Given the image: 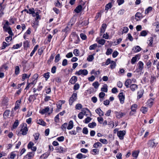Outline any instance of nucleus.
<instances>
[{
    "label": "nucleus",
    "mask_w": 159,
    "mask_h": 159,
    "mask_svg": "<svg viewBox=\"0 0 159 159\" xmlns=\"http://www.w3.org/2000/svg\"><path fill=\"white\" fill-rule=\"evenodd\" d=\"M20 127H21V128L19 130L16 131V133L18 135L22 134L23 135H26L28 131V129L27 127V124L25 123H23L22 124L20 125Z\"/></svg>",
    "instance_id": "obj_1"
},
{
    "label": "nucleus",
    "mask_w": 159,
    "mask_h": 159,
    "mask_svg": "<svg viewBox=\"0 0 159 159\" xmlns=\"http://www.w3.org/2000/svg\"><path fill=\"white\" fill-rule=\"evenodd\" d=\"M158 143L155 141V139L150 140L148 143V146L152 148H155L158 144Z\"/></svg>",
    "instance_id": "obj_2"
},
{
    "label": "nucleus",
    "mask_w": 159,
    "mask_h": 159,
    "mask_svg": "<svg viewBox=\"0 0 159 159\" xmlns=\"http://www.w3.org/2000/svg\"><path fill=\"white\" fill-rule=\"evenodd\" d=\"M4 31L7 32L10 35L13 36V34L12 31L11 29L10 26L4 25L3 27Z\"/></svg>",
    "instance_id": "obj_3"
},
{
    "label": "nucleus",
    "mask_w": 159,
    "mask_h": 159,
    "mask_svg": "<svg viewBox=\"0 0 159 159\" xmlns=\"http://www.w3.org/2000/svg\"><path fill=\"white\" fill-rule=\"evenodd\" d=\"M77 94L76 93H73L71 97L69 99V103L70 105H72L73 102L77 99Z\"/></svg>",
    "instance_id": "obj_4"
},
{
    "label": "nucleus",
    "mask_w": 159,
    "mask_h": 159,
    "mask_svg": "<svg viewBox=\"0 0 159 159\" xmlns=\"http://www.w3.org/2000/svg\"><path fill=\"white\" fill-rule=\"evenodd\" d=\"M88 74V71L86 69L80 70L79 71L76 72L75 73L76 75H86Z\"/></svg>",
    "instance_id": "obj_5"
},
{
    "label": "nucleus",
    "mask_w": 159,
    "mask_h": 159,
    "mask_svg": "<svg viewBox=\"0 0 159 159\" xmlns=\"http://www.w3.org/2000/svg\"><path fill=\"white\" fill-rule=\"evenodd\" d=\"M114 113L116 115V117L118 119H120L125 115V112H122L120 111H115L114 112Z\"/></svg>",
    "instance_id": "obj_6"
},
{
    "label": "nucleus",
    "mask_w": 159,
    "mask_h": 159,
    "mask_svg": "<svg viewBox=\"0 0 159 159\" xmlns=\"http://www.w3.org/2000/svg\"><path fill=\"white\" fill-rule=\"evenodd\" d=\"M126 132L125 130L120 131L117 133V135L120 139H123L124 136L125 135Z\"/></svg>",
    "instance_id": "obj_7"
},
{
    "label": "nucleus",
    "mask_w": 159,
    "mask_h": 159,
    "mask_svg": "<svg viewBox=\"0 0 159 159\" xmlns=\"http://www.w3.org/2000/svg\"><path fill=\"white\" fill-rule=\"evenodd\" d=\"M34 155V152H29L24 157V159H31L33 158Z\"/></svg>",
    "instance_id": "obj_8"
},
{
    "label": "nucleus",
    "mask_w": 159,
    "mask_h": 159,
    "mask_svg": "<svg viewBox=\"0 0 159 159\" xmlns=\"http://www.w3.org/2000/svg\"><path fill=\"white\" fill-rule=\"evenodd\" d=\"M85 110H86L88 112H89V110L88 108H83L82 110L83 112H80L78 115V117L79 119H82L83 118L84 115L86 113Z\"/></svg>",
    "instance_id": "obj_9"
},
{
    "label": "nucleus",
    "mask_w": 159,
    "mask_h": 159,
    "mask_svg": "<svg viewBox=\"0 0 159 159\" xmlns=\"http://www.w3.org/2000/svg\"><path fill=\"white\" fill-rule=\"evenodd\" d=\"M17 153L18 152L17 151H14L11 152L9 154L10 158L14 159L16 155H17V158H18L19 155Z\"/></svg>",
    "instance_id": "obj_10"
},
{
    "label": "nucleus",
    "mask_w": 159,
    "mask_h": 159,
    "mask_svg": "<svg viewBox=\"0 0 159 159\" xmlns=\"http://www.w3.org/2000/svg\"><path fill=\"white\" fill-rule=\"evenodd\" d=\"M121 104H123L124 102L125 99V96L123 95L122 92L119 93L118 95Z\"/></svg>",
    "instance_id": "obj_11"
},
{
    "label": "nucleus",
    "mask_w": 159,
    "mask_h": 159,
    "mask_svg": "<svg viewBox=\"0 0 159 159\" xmlns=\"http://www.w3.org/2000/svg\"><path fill=\"white\" fill-rule=\"evenodd\" d=\"M138 106L136 104H133L131 107V111L130 112V114L131 115H133L134 113L133 112H135L136 111V109L137 108Z\"/></svg>",
    "instance_id": "obj_12"
},
{
    "label": "nucleus",
    "mask_w": 159,
    "mask_h": 159,
    "mask_svg": "<svg viewBox=\"0 0 159 159\" xmlns=\"http://www.w3.org/2000/svg\"><path fill=\"white\" fill-rule=\"evenodd\" d=\"M107 27L106 24L103 23L102 24V26L100 29V33H104L105 32L106 29Z\"/></svg>",
    "instance_id": "obj_13"
},
{
    "label": "nucleus",
    "mask_w": 159,
    "mask_h": 159,
    "mask_svg": "<svg viewBox=\"0 0 159 159\" xmlns=\"http://www.w3.org/2000/svg\"><path fill=\"white\" fill-rule=\"evenodd\" d=\"M82 7L81 5H79L77 6L75 9L74 10V11L76 13H79L82 11Z\"/></svg>",
    "instance_id": "obj_14"
},
{
    "label": "nucleus",
    "mask_w": 159,
    "mask_h": 159,
    "mask_svg": "<svg viewBox=\"0 0 159 159\" xmlns=\"http://www.w3.org/2000/svg\"><path fill=\"white\" fill-rule=\"evenodd\" d=\"M77 77L76 76H73L70 80V82L72 84H74L77 81Z\"/></svg>",
    "instance_id": "obj_15"
},
{
    "label": "nucleus",
    "mask_w": 159,
    "mask_h": 159,
    "mask_svg": "<svg viewBox=\"0 0 159 159\" xmlns=\"http://www.w3.org/2000/svg\"><path fill=\"white\" fill-rule=\"evenodd\" d=\"M144 64L141 61H139L138 64V69L140 71H142L143 70V67Z\"/></svg>",
    "instance_id": "obj_16"
},
{
    "label": "nucleus",
    "mask_w": 159,
    "mask_h": 159,
    "mask_svg": "<svg viewBox=\"0 0 159 159\" xmlns=\"http://www.w3.org/2000/svg\"><path fill=\"white\" fill-rule=\"evenodd\" d=\"M141 48L139 46H137L135 47H134L132 48V50L134 52H137L141 51Z\"/></svg>",
    "instance_id": "obj_17"
},
{
    "label": "nucleus",
    "mask_w": 159,
    "mask_h": 159,
    "mask_svg": "<svg viewBox=\"0 0 159 159\" xmlns=\"http://www.w3.org/2000/svg\"><path fill=\"white\" fill-rule=\"evenodd\" d=\"M20 102L21 100H18L16 102L15 105L14 107V109L15 111L16 110L19 108Z\"/></svg>",
    "instance_id": "obj_18"
},
{
    "label": "nucleus",
    "mask_w": 159,
    "mask_h": 159,
    "mask_svg": "<svg viewBox=\"0 0 159 159\" xmlns=\"http://www.w3.org/2000/svg\"><path fill=\"white\" fill-rule=\"evenodd\" d=\"M86 157L85 155H83L81 153H78L76 156V158L79 159L85 158Z\"/></svg>",
    "instance_id": "obj_19"
},
{
    "label": "nucleus",
    "mask_w": 159,
    "mask_h": 159,
    "mask_svg": "<svg viewBox=\"0 0 159 159\" xmlns=\"http://www.w3.org/2000/svg\"><path fill=\"white\" fill-rule=\"evenodd\" d=\"M49 110V108L48 107H45L44 109H42L41 110H40L39 112L40 113L43 114H45V113L48 111Z\"/></svg>",
    "instance_id": "obj_20"
},
{
    "label": "nucleus",
    "mask_w": 159,
    "mask_h": 159,
    "mask_svg": "<svg viewBox=\"0 0 159 159\" xmlns=\"http://www.w3.org/2000/svg\"><path fill=\"white\" fill-rule=\"evenodd\" d=\"M130 88L132 91H135L138 88V86L135 84H132L130 85Z\"/></svg>",
    "instance_id": "obj_21"
},
{
    "label": "nucleus",
    "mask_w": 159,
    "mask_h": 159,
    "mask_svg": "<svg viewBox=\"0 0 159 159\" xmlns=\"http://www.w3.org/2000/svg\"><path fill=\"white\" fill-rule=\"evenodd\" d=\"M129 30L128 28L127 27H123L122 32H119V34H122L124 33H127Z\"/></svg>",
    "instance_id": "obj_22"
},
{
    "label": "nucleus",
    "mask_w": 159,
    "mask_h": 159,
    "mask_svg": "<svg viewBox=\"0 0 159 159\" xmlns=\"http://www.w3.org/2000/svg\"><path fill=\"white\" fill-rule=\"evenodd\" d=\"M139 150L135 151H134L132 153V156L136 159L138 156L139 153Z\"/></svg>",
    "instance_id": "obj_23"
},
{
    "label": "nucleus",
    "mask_w": 159,
    "mask_h": 159,
    "mask_svg": "<svg viewBox=\"0 0 159 159\" xmlns=\"http://www.w3.org/2000/svg\"><path fill=\"white\" fill-rule=\"evenodd\" d=\"M143 91L142 90H140L138 92V99H140L142 97L143 93Z\"/></svg>",
    "instance_id": "obj_24"
},
{
    "label": "nucleus",
    "mask_w": 159,
    "mask_h": 159,
    "mask_svg": "<svg viewBox=\"0 0 159 159\" xmlns=\"http://www.w3.org/2000/svg\"><path fill=\"white\" fill-rule=\"evenodd\" d=\"M37 123L38 124L42 125L43 126H45L46 125V123L44 122L42 119H39V120H37Z\"/></svg>",
    "instance_id": "obj_25"
},
{
    "label": "nucleus",
    "mask_w": 159,
    "mask_h": 159,
    "mask_svg": "<svg viewBox=\"0 0 159 159\" xmlns=\"http://www.w3.org/2000/svg\"><path fill=\"white\" fill-rule=\"evenodd\" d=\"M96 112L99 115V116H103L104 115V113L103 111L101 110L100 108H98L97 109L95 110Z\"/></svg>",
    "instance_id": "obj_26"
},
{
    "label": "nucleus",
    "mask_w": 159,
    "mask_h": 159,
    "mask_svg": "<svg viewBox=\"0 0 159 159\" xmlns=\"http://www.w3.org/2000/svg\"><path fill=\"white\" fill-rule=\"evenodd\" d=\"M132 83V81L130 79H128L126 80L125 83V85L127 88H129V85Z\"/></svg>",
    "instance_id": "obj_27"
},
{
    "label": "nucleus",
    "mask_w": 159,
    "mask_h": 159,
    "mask_svg": "<svg viewBox=\"0 0 159 159\" xmlns=\"http://www.w3.org/2000/svg\"><path fill=\"white\" fill-rule=\"evenodd\" d=\"M22 45V42L19 43V44H16V45H14L12 47V49H18L21 47Z\"/></svg>",
    "instance_id": "obj_28"
},
{
    "label": "nucleus",
    "mask_w": 159,
    "mask_h": 159,
    "mask_svg": "<svg viewBox=\"0 0 159 159\" xmlns=\"http://www.w3.org/2000/svg\"><path fill=\"white\" fill-rule=\"evenodd\" d=\"M73 127V122L72 120H70L69 123L67 127V129H72Z\"/></svg>",
    "instance_id": "obj_29"
},
{
    "label": "nucleus",
    "mask_w": 159,
    "mask_h": 159,
    "mask_svg": "<svg viewBox=\"0 0 159 159\" xmlns=\"http://www.w3.org/2000/svg\"><path fill=\"white\" fill-rule=\"evenodd\" d=\"M153 98H150L147 101L148 103V105L151 107L152 106L153 104Z\"/></svg>",
    "instance_id": "obj_30"
},
{
    "label": "nucleus",
    "mask_w": 159,
    "mask_h": 159,
    "mask_svg": "<svg viewBox=\"0 0 159 159\" xmlns=\"http://www.w3.org/2000/svg\"><path fill=\"white\" fill-rule=\"evenodd\" d=\"M102 144L100 142H98L95 143L93 145V147L95 148H98L99 147H102Z\"/></svg>",
    "instance_id": "obj_31"
},
{
    "label": "nucleus",
    "mask_w": 159,
    "mask_h": 159,
    "mask_svg": "<svg viewBox=\"0 0 159 159\" xmlns=\"http://www.w3.org/2000/svg\"><path fill=\"white\" fill-rule=\"evenodd\" d=\"M20 72V69L18 66H16L15 67V74L16 75H18Z\"/></svg>",
    "instance_id": "obj_32"
},
{
    "label": "nucleus",
    "mask_w": 159,
    "mask_h": 159,
    "mask_svg": "<svg viewBox=\"0 0 159 159\" xmlns=\"http://www.w3.org/2000/svg\"><path fill=\"white\" fill-rule=\"evenodd\" d=\"M107 84H104L103 87L101 89V90L102 91H103L105 92H107Z\"/></svg>",
    "instance_id": "obj_33"
},
{
    "label": "nucleus",
    "mask_w": 159,
    "mask_h": 159,
    "mask_svg": "<svg viewBox=\"0 0 159 159\" xmlns=\"http://www.w3.org/2000/svg\"><path fill=\"white\" fill-rule=\"evenodd\" d=\"M30 74L28 75L26 74H24L22 75V80L24 81L25 79L29 78L30 76Z\"/></svg>",
    "instance_id": "obj_34"
},
{
    "label": "nucleus",
    "mask_w": 159,
    "mask_h": 159,
    "mask_svg": "<svg viewBox=\"0 0 159 159\" xmlns=\"http://www.w3.org/2000/svg\"><path fill=\"white\" fill-rule=\"evenodd\" d=\"M29 42L28 41L26 40L23 43L24 48L25 49H27L29 47Z\"/></svg>",
    "instance_id": "obj_35"
},
{
    "label": "nucleus",
    "mask_w": 159,
    "mask_h": 159,
    "mask_svg": "<svg viewBox=\"0 0 159 159\" xmlns=\"http://www.w3.org/2000/svg\"><path fill=\"white\" fill-rule=\"evenodd\" d=\"M112 7V5L111 2H109L105 6V10L108 11L109 9Z\"/></svg>",
    "instance_id": "obj_36"
},
{
    "label": "nucleus",
    "mask_w": 159,
    "mask_h": 159,
    "mask_svg": "<svg viewBox=\"0 0 159 159\" xmlns=\"http://www.w3.org/2000/svg\"><path fill=\"white\" fill-rule=\"evenodd\" d=\"M48 155L49 154L48 153H45L40 156V159H45L48 157Z\"/></svg>",
    "instance_id": "obj_37"
},
{
    "label": "nucleus",
    "mask_w": 159,
    "mask_h": 159,
    "mask_svg": "<svg viewBox=\"0 0 159 159\" xmlns=\"http://www.w3.org/2000/svg\"><path fill=\"white\" fill-rule=\"evenodd\" d=\"M98 47V44L97 43L94 44L90 46L89 49L90 50H94Z\"/></svg>",
    "instance_id": "obj_38"
},
{
    "label": "nucleus",
    "mask_w": 159,
    "mask_h": 159,
    "mask_svg": "<svg viewBox=\"0 0 159 159\" xmlns=\"http://www.w3.org/2000/svg\"><path fill=\"white\" fill-rule=\"evenodd\" d=\"M61 58L60 57V55L59 54H57L55 57V59L54 61L56 63H57L60 60Z\"/></svg>",
    "instance_id": "obj_39"
},
{
    "label": "nucleus",
    "mask_w": 159,
    "mask_h": 159,
    "mask_svg": "<svg viewBox=\"0 0 159 159\" xmlns=\"http://www.w3.org/2000/svg\"><path fill=\"white\" fill-rule=\"evenodd\" d=\"M92 85L95 89H97L98 88L99 84L98 81H96L93 83Z\"/></svg>",
    "instance_id": "obj_40"
},
{
    "label": "nucleus",
    "mask_w": 159,
    "mask_h": 159,
    "mask_svg": "<svg viewBox=\"0 0 159 159\" xmlns=\"http://www.w3.org/2000/svg\"><path fill=\"white\" fill-rule=\"evenodd\" d=\"M110 64L111 65H110V66L111 69H114L115 67L116 66V63L114 61H111Z\"/></svg>",
    "instance_id": "obj_41"
},
{
    "label": "nucleus",
    "mask_w": 159,
    "mask_h": 159,
    "mask_svg": "<svg viewBox=\"0 0 159 159\" xmlns=\"http://www.w3.org/2000/svg\"><path fill=\"white\" fill-rule=\"evenodd\" d=\"M49 74L50 73L48 72L44 73L43 75V76L45 78V79L46 81L50 77Z\"/></svg>",
    "instance_id": "obj_42"
},
{
    "label": "nucleus",
    "mask_w": 159,
    "mask_h": 159,
    "mask_svg": "<svg viewBox=\"0 0 159 159\" xmlns=\"http://www.w3.org/2000/svg\"><path fill=\"white\" fill-rule=\"evenodd\" d=\"M94 55V54H93V55H89L87 58V60L89 61H92L94 59L93 55Z\"/></svg>",
    "instance_id": "obj_43"
},
{
    "label": "nucleus",
    "mask_w": 159,
    "mask_h": 159,
    "mask_svg": "<svg viewBox=\"0 0 159 159\" xmlns=\"http://www.w3.org/2000/svg\"><path fill=\"white\" fill-rule=\"evenodd\" d=\"M96 125V124L94 122H92L91 123H90L88 124V126L91 128H93Z\"/></svg>",
    "instance_id": "obj_44"
},
{
    "label": "nucleus",
    "mask_w": 159,
    "mask_h": 159,
    "mask_svg": "<svg viewBox=\"0 0 159 159\" xmlns=\"http://www.w3.org/2000/svg\"><path fill=\"white\" fill-rule=\"evenodd\" d=\"M138 55H136L135 57H133L131 60V63L132 64H134L137 60V57Z\"/></svg>",
    "instance_id": "obj_45"
},
{
    "label": "nucleus",
    "mask_w": 159,
    "mask_h": 159,
    "mask_svg": "<svg viewBox=\"0 0 159 159\" xmlns=\"http://www.w3.org/2000/svg\"><path fill=\"white\" fill-rule=\"evenodd\" d=\"M97 41L99 44H100L102 45H103L105 44L106 42V40L104 39H101Z\"/></svg>",
    "instance_id": "obj_46"
},
{
    "label": "nucleus",
    "mask_w": 159,
    "mask_h": 159,
    "mask_svg": "<svg viewBox=\"0 0 159 159\" xmlns=\"http://www.w3.org/2000/svg\"><path fill=\"white\" fill-rule=\"evenodd\" d=\"M141 111L144 114H145L148 111V108L146 107H142L141 108Z\"/></svg>",
    "instance_id": "obj_47"
},
{
    "label": "nucleus",
    "mask_w": 159,
    "mask_h": 159,
    "mask_svg": "<svg viewBox=\"0 0 159 159\" xmlns=\"http://www.w3.org/2000/svg\"><path fill=\"white\" fill-rule=\"evenodd\" d=\"M19 124V122L18 120H16L14 122L13 125V129L16 128Z\"/></svg>",
    "instance_id": "obj_48"
},
{
    "label": "nucleus",
    "mask_w": 159,
    "mask_h": 159,
    "mask_svg": "<svg viewBox=\"0 0 159 159\" xmlns=\"http://www.w3.org/2000/svg\"><path fill=\"white\" fill-rule=\"evenodd\" d=\"M10 112V110H6L3 113V116L8 117V116H9Z\"/></svg>",
    "instance_id": "obj_49"
},
{
    "label": "nucleus",
    "mask_w": 159,
    "mask_h": 159,
    "mask_svg": "<svg viewBox=\"0 0 159 159\" xmlns=\"http://www.w3.org/2000/svg\"><path fill=\"white\" fill-rule=\"evenodd\" d=\"M56 150L57 151V152H62L63 151V148L61 146L57 147Z\"/></svg>",
    "instance_id": "obj_50"
},
{
    "label": "nucleus",
    "mask_w": 159,
    "mask_h": 159,
    "mask_svg": "<svg viewBox=\"0 0 159 159\" xmlns=\"http://www.w3.org/2000/svg\"><path fill=\"white\" fill-rule=\"evenodd\" d=\"M54 58V55L53 54H51L48 60V63H51L53 61Z\"/></svg>",
    "instance_id": "obj_51"
},
{
    "label": "nucleus",
    "mask_w": 159,
    "mask_h": 159,
    "mask_svg": "<svg viewBox=\"0 0 159 159\" xmlns=\"http://www.w3.org/2000/svg\"><path fill=\"white\" fill-rule=\"evenodd\" d=\"M36 99V98H35L33 95H30L29 98L28 99V100L30 102H31L32 101H34Z\"/></svg>",
    "instance_id": "obj_52"
},
{
    "label": "nucleus",
    "mask_w": 159,
    "mask_h": 159,
    "mask_svg": "<svg viewBox=\"0 0 159 159\" xmlns=\"http://www.w3.org/2000/svg\"><path fill=\"white\" fill-rule=\"evenodd\" d=\"M148 33L146 30H144L141 31L140 33V36H145Z\"/></svg>",
    "instance_id": "obj_53"
},
{
    "label": "nucleus",
    "mask_w": 159,
    "mask_h": 159,
    "mask_svg": "<svg viewBox=\"0 0 159 159\" xmlns=\"http://www.w3.org/2000/svg\"><path fill=\"white\" fill-rule=\"evenodd\" d=\"M112 50L111 48H108L107 49L106 52V54L107 55H109L111 54L112 52Z\"/></svg>",
    "instance_id": "obj_54"
},
{
    "label": "nucleus",
    "mask_w": 159,
    "mask_h": 159,
    "mask_svg": "<svg viewBox=\"0 0 159 159\" xmlns=\"http://www.w3.org/2000/svg\"><path fill=\"white\" fill-rule=\"evenodd\" d=\"M73 53L74 55L76 56H78L79 55V50L77 49H75L74 50Z\"/></svg>",
    "instance_id": "obj_55"
},
{
    "label": "nucleus",
    "mask_w": 159,
    "mask_h": 159,
    "mask_svg": "<svg viewBox=\"0 0 159 159\" xmlns=\"http://www.w3.org/2000/svg\"><path fill=\"white\" fill-rule=\"evenodd\" d=\"M152 7H148L145 11V13L146 14H148L150 12V11H151L152 10Z\"/></svg>",
    "instance_id": "obj_56"
},
{
    "label": "nucleus",
    "mask_w": 159,
    "mask_h": 159,
    "mask_svg": "<svg viewBox=\"0 0 159 159\" xmlns=\"http://www.w3.org/2000/svg\"><path fill=\"white\" fill-rule=\"evenodd\" d=\"M99 140L100 142H101L104 144H107L108 143L107 141L105 139H99Z\"/></svg>",
    "instance_id": "obj_57"
},
{
    "label": "nucleus",
    "mask_w": 159,
    "mask_h": 159,
    "mask_svg": "<svg viewBox=\"0 0 159 159\" xmlns=\"http://www.w3.org/2000/svg\"><path fill=\"white\" fill-rule=\"evenodd\" d=\"M82 107V105L80 104H77L75 106V108L77 110H80L81 109Z\"/></svg>",
    "instance_id": "obj_58"
},
{
    "label": "nucleus",
    "mask_w": 159,
    "mask_h": 159,
    "mask_svg": "<svg viewBox=\"0 0 159 159\" xmlns=\"http://www.w3.org/2000/svg\"><path fill=\"white\" fill-rule=\"evenodd\" d=\"M91 120V118L89 117H87L84 120L85 123L87 124L89 123Z\"/></svg>",
    "instance_id": "obj_59"
},
{
    "label": "nucleus",
    "mask_w": 159,
    "mask_h": 159,
    "mask_svg": "<svg viewBox=\"0 0 159 159\" xmlns=\"http://www.w3.org/2000/svg\"><path fill=\"white\" fill-rule=\"evenodd\" d=\"M34 8H30L29 10H28V13H27L30 14H33L34 12Z\"/></svg>",
    "instance_id": "obj_60"
},
{
    "label": "nucleus",
    "mask_w": 159,
    "mask_h": 159,
    "mask_svg": "<svg viewBox=\"0 0 159 159\" xmlns=\"http://www.w3.org/2000/svg\"><path fill=\"white\" fill-rule=\"evenodd\" d=\"M135 17L138 18L139 19H140L142 18V15L141 13L138 12L135 14Z\"/></svg>",
    "instance_id": "obj_61"
},
{
    "label": "nucleus",
    "mask_w": 159,
    "mask_h": 159,
    "mask_svg": "<svg viewBox=\"0 0 159 159\" xmlns=\"http://www.w3.org/2000/svg\"><path fill=\"white\" fill-rule=\"evenodd\" d=\"M80 88V85L78 83L75 84L74 86V89L75 90H78Z\"/></svg>",
    "instance_id": "obj_62"
},
{
    "label": "nucleus",
    "mask_w": 159,
    "mask_h": 159,
    "mask_svg": "<svg viewBox=\"0 0 159 159\" xmlns=\"http://www.w3.org/2000/svg\"><path fill=\"white\" fill-rule=\"evenodd\" d=\"M57 69V67L56 66H53L51 70V72L53 74H54L56 72V70Z\"/></svg>",
    "instance_id": "obj_63"
},
{
    "label": "nucleus",
    "mask_w": 159,
    "mask_h": 159,
    "mask_svg": "<svg viewBox=\"0 0 159 159\" xmlns=\"http://www.w3.org/2000/svg\"><path fill=\"white\" fill-rule=\"evenodd\" d=\"M39 133H37L35 134L34 135V139L35 140H37L39 139Z\"/></svg>",
    "instance_id": "obj_64"
}]
</instances>
